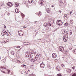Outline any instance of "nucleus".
<instances>
[{
  "label": "nucleus",
  "mask_w": 76,
  "mask_h": 76,
  "mask_svg": "<svg viewBox=\"0 0 76 76\" xmlns=\"http://www.w3.org/2000/svg\"><path fill=\"white\" fill-rule=\"evenodd\" d=\"M64 16H65V17H66V16H67V15H66V14H65V15H64Z\"/></svg>",
  "instance_id": "603ef678"
},
{
  "label": "nucleus",
  "mask_w": 76,
  "mask_h": 76,
  "mask_svg": "<svg viewBox=\"0 0 76 76\" xmlns=\"http://www.w3.org/2000/svg\"><path fill=\"white\" fill-rule=\"evenodd\" d=\"M32 55H31V62H35V61H36L38 59V58H37L36 56L32 57Z\"/></svg>",
  "instance_id": "f257e3e1"
},
{
  "label": "nucleus",
  "mask_w": 76,
  "mask_h": 76,
  "mask_svg": "<svg viewBox=\"0 0 76 76\" xmlns=\"http://www.w3.org/2000/svg\"><path fill=\"white\" fill-rule=\"evenodd\" d=\"M30 53H28V52H26V57H29V56H30V57H31V52H30Z\"/></svg>",
  "instance_id": "20e7f679"
},
{
  "label": "nucleus",
  "mask_w": 76,
  "mask_h": 76,
  "mask_svg": "<svg viewBox=\"0 0 76 76\" xmlns=\"http://www.w3.org/2000/svg\"><path fill=\"white\" fill-rule=\"evenodd\" d=\"M75 30L76 31V27H75Z\"/></svg>",
  "instance_id": "bf43d9fd"
},
{
  "label": "nucleus",
  "mask_w": 76,
  "mask_h": 76,
  "mask_svg": "<svg viewBox=\"0 0 76 76\" xmlns=\"http://www.w3.org/2000/svg\"><path fill=\"white\" fill-rule=\"evenodd\" d=\"M62 59H63V61H65V59H66L64 57H62Z\"/></svg>",
  "instance_id": "2f4dec72"
},
{
  "label": "nucleus",
  "mask_w": 76,
  "mask_h": 76,
  "mask_svg": "<svg viewBox=\"0 0 76 76\" xmlns=\"http://www.w3.org/2000/svg\"><path fill=\"white\" fill-rule=\"evenodd\" d=\"M15 7H18V6H19V3H18L17 2L15 4Z\"/></svg>",
  "instance_id": "ddd939ff"
},
{
  "label": "nucleus",
  "mask_w": 76,
  "mask_h": 76,
  "mask_svg": "<svg viewBox=\"0 0 76 76\" xmlns=\"http://www.w3.org/2000/svg\"><path fill=\"white\" fill-rule=\"evenodd\" d=\"M39 40H41V41H40V42H42V40H43V39H39Z\"/></svg>",
  "instance_id": "f704fd0d"
},
{
  "label": "nucleus",
  "mask_w": 76,
  "mask_h": 76,
  "mask_svg": "<svg viewBox=\"0 0 76 76\" xmlns=\"http://www.w3.org/2000/svg\"><path fill=\"white\" fill-rule=\"evenodd\" d=\"M59 12L60 13H61V11L60 10L59 11Z\"/></svg>",
  "instance_id": "de8ad7c7"
},
{
  "label": "nucleus",
  "mask_w": 76,
  "mask_h": 76,
  "mask_svg": "<svg viewBox=\"0 0 76 76\" xmlns=\"http://www.w3.org/2000/svg\"><path fill=\"white\" fill-rule=\"evenodd\" d=\"M5 32H6V31H5Z\"/></svg>",
  "instance_id": "69168bd1"
},
{
  "label": "nucleus",
  "mask_w": 76,
  "mask_h": 76,
  "mask_svg": "<svg viewBox=\"0 0 76 76\" xmlns=\"http://www.w3.org/2000/svg\"><path fill=\"white\" fill-rule=\"evenodd\" d=\"M25 72H26V73L28 74V73H29L30 72V70H29V69H27L25 70Z\"/></svg>",
  "instance_id": "39448f33"
},
{
  "label": "nucleus",
  "mask_w": 76,
  "mask_h": 76,
  "mask_svg": "<svg viewBox=\"0 0 76 76\" xmlns=\"http://www.w3.org/2000/svg\"><path fill=\"white\" fill-rule=\"evenodd\" d=\"M18 35L20 36V37H22V36H23V34H22L21 33H19Z\"/></svg>",
  "instance_id": "4be33fe9"
},
{
  "label": "nucleus",
  "mask_w": 76,
  "mask_h": 76,
  "mask_svg": "<svg viewBox=\"0 0 76 76\" xmlns=\"http://www.w3.org/2000/svg\"><path fill=\"white\" fill-rule=\"evenodd\" d=\"M7 5L10 7H12L13 6V4L10 2H8L7 3Z\"/></svg>",
  "instance_id": "6e6552de"
},
{
  "label": "nucleus",
  "mask_w": 76,
  "mask_h": 76,
  "mask_svg": "<svg viewBox=\"0 0 76 76\" xmlns=\"http://www.w3.org/2000/svg\"><path fill=\"white\" fill-rule=\"evenodd\" d=\"M48 25V24H47L46 23H45L44 24V26H45V27H47V26Z\"/></svg>",
  "instance_id": "5701e85b"
},
{
  "label": "nucleus",
  "mask_w": 76,
  "mask_h": 76,
  "mask_svg": "<svg viewBox=\"0 0 76 76\" xmlns=\"http://www.w3.org/2000/svg\"><path fill=\"white\" fill-rule=\"evenodd\" d=\"M15 12L16 13H19V10L18 9H16L15 10Z\"/></svg>",
  "instance_id": "a211bd4d"
},
{
  "label": "nucleus",
  "mask_w": 76,
  "mask_h": 76,
  "mask_svg": "<svg viewBox=\"0 0 76 76\" xmlns=\"http://www.w3.org/2000/svg\"><path fill=\"white\" fill-rule=\"evenodd\" d=\"M37 59L38 58V57H37Z\"/></svg>",
  "instance_id": "e2e57ef3"
},
{
  "label": "nucleus",
  "mask_w": 76,
  "mask_h": 76,
  "mask_svg": "<svg viewBox=\"0 0 76 76\" xmlns=\"http://www.w3.org/2000/svg\"><path fill=\"white\" fill-rule=\"evenodd\" d=\"M68 25H69V24L68 23L66 22L64 24V26H67Z\"/></svg>",
  "instance_id": "bb28decb"
},
{
  "label": "nucleus",
  "mask_w": 76,
  "mask_h": 76,
  "mask_svg": "<svg viewBox=\"0 0 76 76\" xmlns=\"http://www.w3.org/2000/svg\"><path fill=\"white\" fill-rule=\"evenodd\" d=\"M21 48H20L19 49V50H21Z\"/></svg>",
  "instance_id": "052dcab7"
},
{
  "label": "nucleus",
  "mask_w": 76,
  "mask_h": 76,
  "mask_svg": "<svg viewBox=\"0 0 76 76\" xmlns=\"http://www.w3.org/2000/svg\"><path fill=\"white\" fill-rule=\"evenodd\" d=\"M3 69H6V67H4L3 68Z\"/></svg>",
  "instance_id": "49530a36"
},
{
  "label": "nucleus",
  "mask_w": 76,
  "mask_h": 76,
  "mask_svg": "<svg viewBox=\"0 0 76 76\" xmlns=\"http://www.w3.org/2000/svg\"><path fill=\"white\" fill-rule=\"evenodd\" d=\"M49 22H50V23L51 22V21H50Z\"/></svg>",
  "instance_id": "0e129e2a"
},
{
  "label": "nucleus",
  "mask_w": 76,
  "mask_h": 76,
  "mask_svg": "<svg viewBox=\"0 0 76 76\" xmlns=\"http://www.w3.org/2000/svg\"><path fill=\"white\" fill-rule=\"evenodd\" d=\"M5 34L6 35H7V36H9V34L7 33V32H6Z\"/></svg>",
  "instance_id": "ea45409f"
},
{
  "label": "nucleus",
  "mask_w": 76,
  "mask_h": 76,
  "mask_svg": "<svg viewBox=\"0 0 76 76\" xmlns=\"http://www.w3.org/2000/svg\"><path fill=\"white\" fill-rule=\"evenodd\" d=\"M33 52L34 54H35L37 53H36V51L34 50H33Z\"/></svg>",
  "instance_id": "473e14b6"
},
{
  "label": "nucleus",
  "mask_w": 76,
  "mask_h": 76,
  "mask_svg": "<svg viewBox=\"0 0 76 76\" xmlns=\"http://www.w3.org/2000/svg\"><path fill=\"white\" fill-rule=\"evenodd\" d=\"M72 76H76V73H74L72 75Z\"/></svg>",
  "instance_id": "72a5a7b5"
},
{
  "label": "nucleus",
  "mask_w": 76,
  "mask_h": 76,
  "mask_svg": "<svg viewBox=\"0 0 76 76\" xmlns=\"http://www.w3.org/2000/svg\"><path fill=\"white\" fill-rule=\"evenodd\" d=\"M2 36H4V34H3V35L2 34Z\"/></svg>",
  "instance_id": "13d9d810"
},
{
  "label": "nucleus",
  "mask_w": 76,
  "mask_h": 76,
  "mask_svg": "<svg viewBox=\"0 0 76 76\" xmlns=\"http://www.w3.org/2000/svg\"><path fill=\"white\" fill-rule=\"evenodd\" d=\"M19 32H23V31L22 30H19V31H18V34H19Z\"/></svg>",
  "instance_id": "c9c22d12"
},
{
  "label": "nucleus",
  "mask_w": 76,
  "mask_h": 76,
  "mask_svg": "<svg viewBox=\"0 0 76 76\" xmlns=\"http://www.w3.org/2000/svg\"><path fill=\"white\" fill-rule=\"evenodd\" d=\"M34 54V52H31V54Z\"/></svg>",
  "instance_id": "864d4df0"
},
{
  "label": "nucleus",
  "mask_w": 76,
  "mask_h": 76,
  "mask_svg": "<svg viewBox=\"0 0 76 76\" xmlns=\"http://www.w3.org/2000/svg\"><path fill=\"white\" fill-rule=\"evenodd\" d=\"M63 34H64V33H63Z\"/></svg>",
  "instance_id": "338daca9"
},
{
  "label": "nucleus",
  "mask_w": 76,
  "mask_h": 76,
  "mask_svg": "<svg viewBox=\"0 0 76 76\" xmlns=\"http://www.w3.org/2000/svg\"><path fill=\"white\" fill-rule=\"evenodd\" d=\"M72 12H69V15H71V14H72Z\"/></svg>",
  "instance_id": "e433bc0d"
},
{
  "label": "nucleus",
  "mask_w": 76,
  "mask_h": 76,
  "mask_svg": "<svg viewBox=\"0 0 76 76\" xmlns=\"http://www.w3.org/2000/svg\"><path fill=\"white\" fill-rule=\"evenodd\" d=\"M8 34H9V36H10V35H11L10 33L9 32Z\"/></svg>",
  "instance_id": "a18cd8bd"
},
{
  "label": "nucleus",
  "mask_w": 76,
  "mask_h": 76,
  "mask_svg": "<svg viewBox=\"0 0 76 76\" xmlns=\"http://www.w3.org/2000/svg\"><path fill=\"white\" fill-rule=\"evenodd\" d=\"M36 50V49H35V48H34V50H34V51H35V50Z\"/></svg>",
  "instance_id": "6e6d98bb"
},
{
  "label": "nucleus",
  "mask_w": 76,
  "mask_h": 76,
  "mask_svg": "<svg viewBox=\"0 0 76 76\" xmlns=\"http://www.w3.org/2000/svg\"><path fill=\"white\" fill-rule=\"evenodd\" d=\"M56 69L57 70H58V71H60V68L58 66L56 67Z\"/></svg>",
  "instance_id": "f8f14e48"
},
{
  "label": "nucleus",
  "mask_w": 76,
  "mask_h": 76,
  "mask_svg": "<svg viewBox=\"0 0 76 76\" xmlns=\"http://www.w3.org/2000/svg\"><path fill=\"white\" fill-rule=\"evenodd\" d=\"M56 60H55V61H56Z\"/></svg>",
  "instance_id": "774afa93"
},
{
  "label": "nucleus",
  "mask_w": 76,
  "mask_h": 76,
  "mask_svg": "<svg viewBox=\"0 0 76 76\" xmlns=\"http://www.w3.org/2000/svg\"><path fill=\"white\" fill-rule=\"evenodd\" d=\"M48 25H49V26H51V24L50 23H48Z\"/></svg>",
  "instance_id": "37998d69"
},
{
  "label": "nucleus",
  "mask_w": 76,
  "mask_h": 76,
  "mask_svg": "<svg viewBox=\"0 0 76 76\" xmlns=\"http://www.w3.org/2000/svg\"><path fill=\"white\" fill-rule=\"evenodd\" d=\"M11 54L12 55H14L15 54V51L13 50H12L11 51Z\"/></svg>",
  "instance_id": "2eb2a0df"
},
{
  "label": "nucleus",
  "mask_w": 76,
  "mask_h": 76,
  "mask_svg": "<svg viewBox=\"0 0 76 76\" xmlns=\"http://www.w3.org/2000/svg\"><path fill=\"white\" fill-rule=\"evenodd\" d=\"M52 56L53 58H56L57 57V54L56 53H53L52 54Z\"/></svg>",
  "instance_id": "423d86ee"
},
{
  "label": "nucleus",
  "mask_w": 76,
  "mask_h": 76,
  "mask_svg": "<svg viewBox=\"0 0 76 76\" xmlns=\"http://www.w3.org/2000/svg\"><path fill=\"white\" fill-rule=\"evenodd\" d=\"M37 15H38V16H41L42 15V14L41 12L39 11V13H36Z\"/></svg>",
  "instance_id": "1a4fd4ad"
},
{
  "label": "nucleus",
  "mask_w": 76,
  "mask_h": 76,
  "mask_svg": "<svg viewBox=\"0 0 76 76\" xmlns=\"http://www.w3.org/2000/svg\"><path fill=\"white\" fill-rule=\"evenodd\" d=\"M61 66H62V67H64V65L63 64H61Z\"/></svg>",
  "instance_id": "a19ab883"
},
{
  "label": "nucleus",
  "mask_w": 76,
  "mask_h": 76,
  "mask_svg": "<svg viewBox=\"0 0 76 76\" xmlns=\"http://www.w3.org/2000/svg\"><path fill=\"white\" fill-rule=\"evenodd\" d=\"M72 34V30L70 31V35H71Z\"/></svg>",
  "instance_id": "c756f323"
},
{
  "label": "nucleus",
  "mask_w": 76,
  "mask_h": 76,
  "mask_svg": "<svg viewBox=\"0 0 76 76\" xmlns=\"http://www.w3.org/2000/svg\"><path fill=\"white\" fill-rule=\"evenodd\" d=\"M64 34H68V31H65L64 30Z\"/></svg>",
  "instance_id": "b1692460"
},
{
  "label": "nucleus",
  "mask_w": 76,
  "mask_h": 76,
  "mask_svg": "<svg viewBox=\"0 0 76 76\" xmlns=\"http://www.w3.org/2000/svg\"><path fill=\"white\" fill-rule=\"evenodd\" d=\"M67 37L66 35L64 36L63 39L64 42H67Z\"/></svg>",
  "instance_id": "0eeeda50"
},
{
  "label": "nucleus",
  "mask_w": 76,
  "mask_h": 76,
  "mask_svg": "<svg viewBox=\"0 0 76 76\" xmlns=\"http://www.w3.org/2000/svg\"><path fill=\"white\" fill-rule=\"evenodd\" d=\"M75 66H73V67H72V69H75Z\"/></svg>",
  "instance_id": "3c124183"
},
{
  "label": "nucleus",
  "mask_w": 76,
  "mask_h": 76,
  "mask_svg": "<svg viewBox=\"0 0 76 76\" xmlns=\"http://www.w3.org/2000/svg\"><path fill=\"white\" fill-rule=\"evenodd\" d=\"M60 21H59V20H58L57 22H56V24L57 25H59V22Z\"/></svg>",
  "instance_id": "a878e982"
},
{
  "label": "nucleus",
  "mask_w": 76,
  "mask_h": 76,
  "mask_svg": "<svg viewBox=\"0 0 76 76\" xmlns=\"http://www.w3.org/2000/svg\"><path fill=\"white\" fill-rule=\"evenodd\" d=\"M7 71H8V74H9V72H10V71L9 69Z\"/></svg>",
  "instance_id": "4c0bfd02"
},
{
  "label": "nucleus",
  "mask_w": 76,
  "mask_h": 76,
  "mask_svg": "<svg viewBox=\"0 0 76 76\" xmlns=\"http://www.w3.org/2000/svg\"><path fill=\"white\" fill-rule=\"evenodd\" d=\"M9 40L7 39L6 41H4V43H6V42H9Z\"/></svg>",
  "instance_id": "393cba45"
},
{
  "label": "nucleus",
  "mask_w": 76,
  "mask_h": 76,
  "mask_svg": "<svg viewBox=\"0 0 76 76\" xmlns=\"http://www.w3.org/2000/svg\"><path fill=\"white\" fill-rule=\"evenodd\" d=\"M71 72H72V70L69 69H68V71L67 72L68 73H71Z\"/></svg>",
  "instance_id": "aec40b11"
},
{
  "label": "nucleus",
  "mask_w": 76,
  "mask_h": 76,
  "mask_svg": "<svg viewBox=\"0 0 76 76\" xmlns=\"http://www.w3.org/2000/svg\"><path fill=\"white\" fill-rule=\"evenodd\" d=\"M5 13L7 15H8V16H9V15H10V13H9V12H7V11H6L5 12Z\"/></svg>",
  "instance_id": "6ab92c4d"
},
{
  "label": "nucleus",
  "mask_w": 76,
  "mask_h": 76,
  "mask_svg": "<svg viewBox=\"0 0 76 76\" xmlns=\"http://www.w3.org/2000/svg\"><path fill=\"white\" fill-rule=\"evenodd\" d=\"M39 4L40 5H41V6H43L44 4V1L42 0H40L39 1Z\"/></svg>",
  "instance_id": "f03ea898"
},
{
  "label": "nucleus",
  "mask_w": 76,
  "mask_h": 76,
  "mask_svg": "<svg viewBox=\"0 0 76 76\" xmlns=\"http://www.w3.org/2000/svg\"><path fill=\"white\" fill-rule=\"evenodd\" d=\"M1 72H2V73H6L5 72L3 71H2V70H1Z\"/></svg>",
  "instance_id": "58836bf2"
},
{
  "label": "nucleus",
  "mask_w": 76,
  "mask_h": 76,
  "mask_svg": "<svg viewBox=\"0 0 76 76\" xmlns=\"http://www.w3.org/2000/svg\"><path fill=\"white\" fill-rule=\"evenodd\" d=\"M32 1H33V0H28V2L29 3H32Z\"/></svg>",
  "instance_id": "f3484780"
},
{
  "label": "nucleus",
  "mask_w": 76,
  "mask_h": 76,
  "mask_svg": "<svg viewBox=\"0 0 76 76\" xmlns=\"http://www.w3.org/2000/svg\"><path fill=\"white\" fill-rule=\"evenodd\" d=\"M21 15L22 16V18H24L25 16V15L23 14L22 13H21Z\"/></svg>",
  "instance_id": "412c9836"
},
{
  "label": "nucleus",
  "mask_w": 76,
  "mask_h": 76,
  "mask_svg": "<svg viewBox=\"0 0 76 76\" xmlns=\"http://www.w3.org/2000/svg\"><path fill=\"white\" fill-rule=\"evenodd\" d=\"M65 35H66V37H67V38H68V34H67Z\"/></svg>",
  "instance_id": "c03bdc74"
},
{
  "label": "nucleus",
  "mask_w": 76,
  "mask_h": 76,
  "mask_svg": "<svg viewBox=\"0 0 76 76\" xmlns=\"http://www.w3.org/2000/svg\"><path fill=\"white\" fill-rule=\"evenodd\" d=\"M4 28H6V26L4 25Z\"/></svg>",
  "instance_id": "09e8293b"
},
{
  "label": "nucleus",
  "mask_w": 76,
  "mask_h": 76,
  "mask_svg": "<svg viewBox=\"0 0 76 76\" xmlns=\"http://www.w3.org/2000/svg\"><path fill=\"white\" fill-rule=\"evenodd\" d=\"M54 7V5H52V7Z\"/></svg>",
  "instance_id": "4d7b16f0"
},
{
  "label": "nucleus",
  "mask_w": 76,
  "mask_h": 76,
  "mask_svg": "<svg viewBox=\"0 0 76 76\" xmlns=\"http://www.w3.org/2000/svg\"><path fill=\"white\" fill-rule=\"evenodd\" d=\"M59 26H60V25H63V21H61V20H59Z\"/></svg>",
  "instance_id": "9d476101"
},
{
  "label": "nucleus",
  "mask_w": 76,
  "mask_h": 76,
  "mask_svg": "<svg viewBox=\"0 0 76 76\" xmlns=\"http://www.w3.org/2000/svg\"><path fill=\"white\" fill-rule=\"evenodd\" d=\"M20 48V46H18L16 47V48Z\"/></svg>",
  "instance_id": "79ce46f5"
},
{
  "label": "nucleus",
  "mask_w": 76,
  "mask_h": 76,
  "mask_svg": "<svg viewBox=\"0 0 76 76\" xmlns=\"http://www.w3.org/2000/svg\"><path fill=\"white\" fill-rule=\"evenodd\" d=\"M1 69H3V66H1Z\"/></svg>",
  "instance_id": "5fc2aeb1"
},
{
  "label": "nucleus",
  "mask_w": 76,
  "mask_h": 76,
  "mask_svg": "<svg viewBox=\"0 0 76 76\" xmlns=\"http://www.w3.org/2000/svg\"><path fill=\"white\" fill-rule=\"evenodd\" d=\"M70 48V49H72V48Z\"/></svg>",
  "instance_id": "680f3d73"
},
{
  "label": "nucleus",
  "mask_w": 76,
  "mask_h": 76,
  "mask_svg": "<svg viewBox=\"0 0 76 76\" xmlns=\"http://www.w3.org/2000/svg\"><path fill=\"white\" fill-rule=\"evenodd\" d=\"M17 62L18 63H20V61L19 60H17Z\"/></svg>",
  "instance_id": "7c9ffc66"
},
{
  "label": "nucleus",
  "mask_w": 76,
  "mask_h": 76,
  "mask_svg": "<svg viewBox=\"0 0 76 76\" xmlns=\"http://www.w3.org/2000/svg\"><path fill=\"white\" fill-rule=\"evenodd\" d=\"M73 53H75V54H76V49L74 50L73 51Z\"/></svg>",
  "instance_id": "cd10ccee"
},
{
  "label": "nucleus",
  "mask_w": 76,
  "mask_h": 76,
  "mask_svg": "<svg viewBox=\"0 0 76 76\" xmlns=\"http://www.w3.org/2000/svg\"><path fill=\"white\" fill-rule=\"evenodd\" d=\"M21 67H24V68H26V65H25L24 64L22 65L21 66Z\"/></svg>",
  "instance_id": "dca6fc26"
},
{
  "label": "nucleus",
  "mask_w": 76,
  "mask_h": 76,
  "mask_svg": "<svg viewBox=\"0 0 76 76\" xmlns=\"http://www.w3.org/2000/svg\"><path fill=\"white\" fill-rule=\"evenodd\" d=\"M23 28H26V27H25V26H24L23 27Z\"/></svg>",
  "instance_id": "8fccbe9b"
},
{
  "label": "nucleus",
  "mask_w": 76,
  "mask_h": 76,
  "mask_svg": "<svg viewBox=\"0 0 76 76\" xmlns=\"http://www.w3.org/2000/svg\"><path fill=\"white\" fill-rule=\"evenodd\" d=\"M47 13H50V9L49 8H48L47 10Z\"/></svg>",
  "instance_id": "4468645a"
},
{
  "label": "nucleus",
  "mask_w": 76,
  "mask_h": 76,
  "mask_svg": "<svg viewBox=\"0 0 76 76\" xmlns=\"http://www.w3.org/2000/svg\"><path fill=\"white\" fill-rule=\"evenodd\" d=\"M57 76H61L62 75H61V74L59 73V74H58L57 75Z\"/></svg>",
  "instance_id": "c85d7f7f"
},
{
  "label": "nucleus",
  "mask_w": 76,
  "mask_h": 76,
  "mask_svg": "<svg viewBox=\"0 0 76 76\" xmlns=\"http://www.w3.org/2000/svg\"><path fill=\"white\" fill-rule=\"evenodd\" d=\"M45 66V65H44V64L43 63H42L40 64V66L42 68V69H43V68Z\"/></svg>",
  "instance_id": "9b49d317"
},
{
  "label": "nucleus",
  "mask_w": 76,
  "mask_h": 76,
  "mask_svg": "<svg viewBox=\"0 0 76 76\" xmlns=\"http://www.w3.org/2000/svg\"><path fill=\"white\" fill-rule=\"evenodd\" d=\"M59 50L62 52H63L64 50V47L63 46H59Z\"/></svg>",
  "instance_id": "7ed1b4c3"
}]
</instances>
